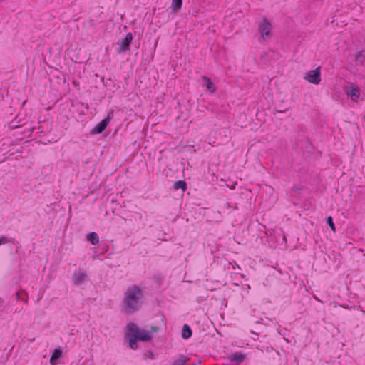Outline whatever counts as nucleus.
I'll return each instance as SVG.
<instances>
[{
  "mask_svg": "<svg viewBox=\"0 0 365 365\" xmlns=\"http://www.w3.org/2000/svg\"><path fill=\"white\" fill-rule=\"evenodd\" d=\"M108 250V245L103 244L101 245L98 247V255L104 256L106 259H110L112 255H114L115 253L113 252H110L108 255H106Z\"/></svg>",
  "mask_w": 365,
  "mask_h": 365,
  "instance_id": "15",
  "label": "nucleus"
},
{
  "mask_svg": "<svg viewBox=\"0 0 365 365\" xmlns=\"http://www.w3.org/2000/svg\"><path fill=\"white\" fill-rule=\"evenodd\" d=\"M133 40V34L131 32L128 33L124 38L119 41V47L117 49V53H121L130 51Z\"/></svg>",
  "mask_w": 365,
  "mask_h": 365,
  "instance_id": "4",
  "label": "nucleus"
},
{
  "mask_svg": "<svg viewBox=\"0 0 365 365\" xmlns=\"http://www.w3.org/2000/svg\"><path fill=\"white\" fill-rule=\"evenodd\" d=\"M292 190L295 193H299L300 191L304 190V187L303 186H299V185H294L292 188Z\"/></svg>",
  "mask_w": 365,
  "mask_h": 365,
  "instance_id": "27",
  "label": "nucleus"
},
{
  "mask_svg": "<svg viewBox=\"0 0 365 365\" xmlns=\"http://www.w3.org/2000/svg\"><path fill=\"white\" fill-rule=\"evenodd\" d=\"M304 78L310 83L319 84L321 81V68L317 67L314 70L308 71Z\"/></svg>",
  "mask_w": 365,
  "mask_h": 365,
  "instance_id": "5",
  "label": "nucleus"
},
{
  "mask_svg": "<svg viewBox=\"0 0 365 365\" xmlns=\"http://www.w3.org/2000/svg\"><path fill=\"white\" fill-rule=\"evenodd\" d=\"M143 356H144V357H143L144 359H146L147 358H148L150 359L153 360L155 359L154 353L151 350H148L146 352H145Z\"/></svg>",
  "mask_w": 365,
  "mask_h": 365,
  "instance_id": "25",
  "label": "nucleus"
},
{
  "mask_svg": "<svg viewBox=\"0 0 365 365\" xmlns=\"http://www.w3.org/2000/svg\"><path fill=\"white\" fill-rule=\"evenodd\" d=\"M355 61L356 64L363 65L365 61V50H361L355 55Z\"/></svg>",
  "mask_w": 365,
  "mask_h": 365,
  "instance_id": "19",
  "label": "nucleus"
},
{
  "mask_svg": "<svg viewBox=\"0 0 365 365\" xmlns=\"http://www.w3.org/2000/svg\"><path fill=\"white\" fill-rule=\"evenodd\" d=\"M341 254L335 251H331L330 254L327 255L328 259L333 262L336 269H339L341 265Z\"/></svg>",
  "mask_w": 365,
  "mask_h": 365,
  "instance_id": "9",
  "label": "nucleus"
},
{
  "mask_svg": "<svg viewBox=\"0 0 365 365\" xmlns=\"http://www.w3.org/2000/svg\"><path fill=\"white\" fill-rule=\"evenodd\" d=\"M144 293L143 289L138 285L129 287L124 294L123 304L124 312L127 314H132L139 311L143 304Z\"/></svg>",
  "mask_w": 365,
  "mask_h": 365,
  "instance_id": "2",
  "label": "nucleus"
},
{
  "mask_svg": "<svg viewBox=\"0 0 365 365\" xmlns=\"http://www.w3.org/2000/svg\"><path fill=\"white\" fill-rule=\"evenodd\" d=\"M173 187L174 190H181L184 192L187 189V183L184 180H179L174 182Z\"/></svg>",
  "mask_w": 365,
  "mask_h": 365,
  "instance_id": "17",
  "label": "nucleus"
},
{
  "mask_svg": "<svg viewBox=\"0 0 365 365\" xmlns=\"http://www.w3.org/2000/svg\"><path fill=\"white\" fill-rule=\"evenodd\" d=\"M192 335V331L190 325L185 324L182 326L181 331V336L183 339H188L191 338Z\"/></svg>",
  "mask_w": 365,
  "mask_h": 365,
  "instance_id": "14",
  "label": "nucleus"
},
{
  "mask_svg": "<svg viewBox=\"0 0 365 365\" xmlns=\"http://www.w3.org/2000/svg\"><path fill=\"white\" fill-rule=\"evenodd\" d=\"M272 24L267 20V19L264 18L262 22L260 24L259 26V32L260 35L264 38L266 36H271V30H272Z\"/></svg>",
  "mask_w": 365,
  "mask_h": 365,
  "instance_id": "6",
  "label": "nucleus"
},
{
  "mask_svg": "<svg viewBox=\"0 0 365 365\" xmlns=\"http://www.w3.org/2000/svg\"><path fill=\"white\" fill-rule=\"evenodd\" d=\"M108 266L109 267H113V264H108Z\"/></svg>",
  "mask_w": 365,
  "mask_h": 365,
  "instance_id": "36",
  "label": "nucleus"
},
{
  "mask_svg": "<svg viewBox=\"0 0 365 365\" xmlns=\"http://www.w3.org/2000/svg\"><path fill=\"white\" fill-rule=\"evenodd\" d=\"M163 279V277L160 274H157L153 276V280L155 282L158 283L159 284H160Z\"/></svg>",
  "mask_w": 365,
  "mask_h": 365,
  "instance_id": "26",
  "label": "nucleus"
},
{
  "mask_svg": "<svg viewBox=\"0 0 365 365\" xmlns=\"http://www.w3.org/2000/svg\"><path fill=\"white\" fill-rule=\"evenodd\" d=\"M86 239L92 245H96L99 243V237L95 232H88L86 236Z\"/></svg>",
  "mask_w": 365,
  "mask_h": 365,
  "instance_id": "16",
  "label": "nucleus"
},
{
  "mask_svg": "<svg viewBox=\"0 0 365 365\" xmlns=\"http://www.w3.org/2000/svg\"><path fill=\"white\" fill-rule=\"evenodd\" d=\"M346 93L348 97L354 101H356L360 96L359 88L353 83L349 84V86L347 88Z\"/></svg>",
  "mask_w": 365,
  "mask_h": 365,
  "instance_id": "8",
  "label": "nucleus"
},
{
  "mask_svg": "<svg viewBox=\"0 0 365 365\" xmlns=\"http://www.w3.org/2000/svg\"><path fill=\"white\" fill-rule=\"evenodd\" d=\"M16 299L19 301H23L25 303L28 302L29 296L28 293L25 290H21L16 293Z\"/></svg>",
  "mask_w": 365,
  "mask_h": 365,
  "instance_id": "20",
  "label": "nucleus"
},
{
  "mask_svg": "<svg viewBox=\"0 0 365 365\" xmlns=\"http://www.w3.org/2000/svg\"><path fill=\"white\" fill-rule=\"evenodd\" d=\"M227 358L230 361V362L238 365L245 361L246 355L242 354V352H235L228 356Z\"/></svg>",
  "mask_w": 365,
  "mask_h": 365,
  "instance_id": "11",
  "label": "nucleus"
},
{
  "mask_svg": "<svg viewBox=\"0 0 365 365\" xmlns=\"http://www.w3.org/2000/svg\"><path fill=\"white\" fill-rule=\"evenodd\" d=\"M88 280L89 277L86 273L81 272V270L75 271L72 277L73 284L76 286H78L85 281Z\"/></svg>",
  "mask_w": 365,
  "mask_h": 365,
  "instance_id": "7",
  "label": "nucleus"
},
{
  "mask_svg": "<svg viewBox=\"0 0 365 365\" xmlns=\"http://www.w3.org/2000/svg\"><path fill=\"white\" fill-rule=\"evenodd\" d=\"M159 327L152 325L150 331L140 328L135 323L129 322L126 324L124 334L125 341L130 349L137 350L138 342H149L153 339L152 333L158 332Z\"/></svg>",
  "mask_w": 365,
  "mask_h": 365,
  "instance_id": "1",
  "label": "nucleus"
},
{
  "mask_svg": "<svg viewBox=\"0 0 365 365\" xmlns=\"http://www.w3.org/2000/svg\"><path fill=\"white\" fill-rule=\"evenodd\" d=\"M190 361V358L182 354H179L174 357V361L171 365H186Z\"/></svg>",
  "mask_w": 365,
  "mask_h": 365,
  "instance_id": "13",
  "label": "nucleus"
},
{
  "mask_svg": "<svg viewBox=\"0 0 365 365\" xmlns=\"http://www.w3.org/2000/svg\"><path fill=\"white\" fill-rule=\"evenodd\" d=\"M4 302V299L0 297V308L1 307Z\"/></svg>",
  "mask_w": 365,
  "mask_h": 365,
  "instance_id": "30",
  "label": "nucleus"
},
{
  "mask_svg": "<svg viewBox=\"0 0 365 365\" xmlns=\"http://www.w3.org/2000/svg\"><path fill=\"white\" fill-rule=\"evenodd\" d=\"M114 115V110H110L107 115L96 125L89 132L90 135H96L101 134L107 128Z\"/></svg>",
  "mask_w": 365,
  "mask_h": 365,
  "instance_id": "3",
  "label": "nucleus"
},
{
  "mask_svg": "<svg viewBox=\"0 0 365 365\" xmlns=\"http://www.w3.org/2000/svg\"><path fill=\"white\" fill-rule=\"evenodd\" d=\"M77 110L79 113V115L84 116L86 114V110L83 109L84 108L85 110H88L89 109V106L88 103H77Z\"/></svg>",
  "mask_w": 365,
  "mask_h": 365,
  "instance_id": "21",
  "label": "nucleus"
},
{
  "mask_svg": "<svg viewBox=\"0 0 365 365\" xmlns=\"http://www.w3.org/2000/svg\"><path fill=\"white\" fill-rule=\"evenodd\" d=\"M63 356V351L61 347L58 346L55 348L54 350L51 353V356L49 359V363L51 365H57L58 364V360Z\"/></svg>",
  "mask_w": 365,
  "mask_h": 365,
  "instance_id": "10",
  "label": "nucleus"
},
{
  "mask_svg": "<svg viewBox=\"0 0 365 365\" xmlns=\"http://www.w3.org/2000/svg\"><path fill=\"white\" fill-rule=\"evenodd\" d=\"M202 80L204 83L202 86L203 87L206 88V90L207 91H209L212 94L216 92V86L209 77L206 76H202Z\"/></svg>",
  "mask_w": 365,
  "mask_h": 365,
  "instance_id": "12",
  "label": "nucleus"
},
{
  "mask_svg": "<svg viewBox=\"0 0 365 365\" xmlns=\"http://www.w3.org/2000/svg\"><path fill=\"white\" fill-rule=\"evenodd\" d=\"M72 61H75L76 63H77L78 61V57L76 56V59L72 58Z\"/></svg>",
  "mask_w": 365,
  "mask_h": 365,
  "instance_id": "31",
  "label": "nucleus"
},
{
  "mask_svg": "<svg viewBox=\"0 0 365 365\" xmlns=\"http://www.w3.org/2000/svg\"><path fill=\"white\" fill-rule=\"evenodd\" d=\"M101 82L105 86H107V84L105 83V78L104 77L101 76L100 77Z\"/></svg>",
  "mask_w": 365,
  "mask_h": 365,
  "instance_id": "28",
  "label": "nucleus"
},
{
  "mask_svg": "<svg viewBox=\"0 0 365 365\" xmlns=\"http://www.w3.org/2000/svg\"><path fill=\"white\" fill-rule=\"evenodd\" d=\"M95 76H96V77H97V78H100V77H101V76H100L98 74H97V73H96V74H95Z\"/></svg>",
  "mask_w": 365,
  "mask_h": 365,
  "instance_id": "34",
  "label": "nucleus"
},
{
  "mask_svg": "<svg viewBox=\"0 0 365 365\" xmlns=\"http://www.w3.org/2000/svg\"><path fill=\"white\" fill-rule=\"evenodd\" d=\"M201 300H202V299H201L200 297H198V298H197V302H198V303H200V302H201Z\"/></svg>",
  "mask_w": 365,
  "mask_h": 365,
  "instance_id": "33",
  "label": "nucleus"
},
{
  "mask_svg": "<svg viewBox=\"0 0 365 365\" xmlns=\"http://www.w3.org/2000/svg\"><path fill=\"white\" fill-rule=\"evenodd\" d=\"M344 307L346 308V309H349V306L348 305L346 306V307Z\"/></svg>",
  "mask_w": 365,
  "mask_h": 365,
  "instance_id": "37",
  "label": "nucleus"
},
{
  "mask_svg": "<svg viewBox=\"0 0 365 365\" xmlns=\"http://www.w3.org/2000/svg\"><path fill=\"white\" fill-rule=\"evenodd\" d=\"M305 149L307 153L312 154L313 153L314 148L312 145V143L311 142L310 139L307 138L305 142Z\"/></svg>",
  "mask_w": 365,
  "mask_h": 365,
  "instance_id": "23",
  "label": "nucleus"
},
{
  "mask_svg": "<svg viewBox=\"0 0 365 365\" xmlns=\"http://www.w3.org/2000/svg\"><path fill=\"white\" fill-rule=\"evenodd\" d=\"M284 111L282 110H277V113H284Z\"/></svg>",
  "mask_w": 365,
  "mask_h": 365,
  "instance_id": "35",
  "label": "nucleus"
},
{
  "mask_svg": "<svg viewBox=\"0 0 365 365\" xmlns=\"http://www.w3.org/2000/svg\"><path fill=\"white\" fill-rule=\"evenodd\" d=\"M325 222L327 223V225L331 228V230L334 232H336V226H335V224L334 222V219L331 216H328L325 218Z\"/></svg>",
  "mask_w": 365,
  "mask_h": 365,
  "instance_id": "22",
  "label": "nucleus"
},
{
  "mask_svg": "<svg viewBox=\"0 0 365 365\" xmlns=\"http://www.w3.org/2000/svg\"><path fill=\"white\" fill-rule=\"evenodd\" d=\"M39 133H43L42 126L38 127Z\"/></svg>",
  "mask_w": 365,
  "mask_h": 365,
  "instance_id": "32",
  "label": "nucleus"
},
{
  "mask_svg": "<svg viewBox=\"0 0 365 365\" xmlns=\"http://www.w3.org/2000/svg\"><path fill=\"white\" fill-rule=\"evenodd\" d=\"M97 256H99L98 255V251H96V252H94L93 257L96 258Z\"/></svg>",
  "mask_w": 365,
  "mask_h": 365,
  "instance_id": "29",
  "label": "nucleus"
},
{
  "mask_svg": "<svg viewBox=\"0 0 365 365\" xmlns=\"http://www.w3.org/2000/svg\"><path fill=\"white\" fill-rule=\"evenodd\" d=\"M182 6V0H172L171 3V13L172 14H177L179 12Z\"/></svg>",
  "mask_w": 365,
  "mask_h": 365,
  "instance_id": "18",
  "label": "nucleus"
},
{
  "mask_svg": "<svg viewBox=\"0 0 365 365\" xmlns=\"http://www.w3.org/2000/svg\"><path fill=\"white\" fill-rule=\"evenodd\" d=\"M14 239L12 238V239H9L5 236H2L0 237V245H4V244H6L8 242H12L14 243Z\"/></svg>",
  "mask_w": 365,
  "mask_h": 365,
  "instance_id": "24",
  "label": "nucleus"
}]
</instances>
